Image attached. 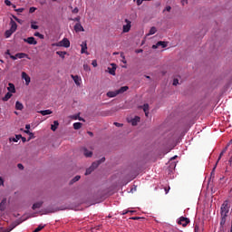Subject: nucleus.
Listing matches in <instances>:
<instances>
[{"label": "nucleus", "mask_w": 232, "mask_h": 232, "mask_svg": "<svg viewBox=\"0 0 232 232\" xmlns=\"http://www.w3.org/2000/svg\"><path fill=\"white\" fill-rule=\"evenodd\" d=\"M57 128H59V121H54L53 124L51 125V130H52V131H55L57 130Z\"/></svg>", "instance_id": "21"}, {"label": "nucleus", "mask_w": 232, "mask_h": 232, "mask_svg": "<svg viewBox=\"0 0 232 232\" xmlns=\"http://www.w3.org/2000/svg\"><path fill=\"white\" fill-rule=\"evenodd\" d=\"M34 137H35V136H34V132H31V133L29 134V139H28V140H32V139H34Z\"/></svg>", "instance_id": "46"}, {"label": "nucleus", "mask_w": 232, "mask_h": 232, "mask_svg": "<svg viewBox=\"0 0 232 232\" xmlns=\"http://www.w3.org/2000/svg\"><path fill=\"white\" fill-rule=\"evenodd\" d=\"M117 95H119L117 91H111L107 92V97H110V98L117 97Z\"/></svg>", "instance_id": "19"}, {"label": "nucleus", "mask_w": 232, "mask_h": 232, "mask_svg": "<svg viewBox=\"0 0 232 232\" xmlns=\"http://www.w3.org/2000/svg\"><path fill=\"white\" fill-rule=\"evenodd\" d=\"M20 139H22V141H23V142H26V138H24V137L22 136V138H20Z\"/></svg>", "instance_id": "61"}, {"label": "nucleus", "mask_w": 232, "mask_h": 232, "mask_svg": "<svg viewBox=\"0 0 232 232\" xmlns=\"http://www.w3.org/2000/svg\"><path fill=\"white\" fill-rule=\"evenodd\" d=\"M7 90L9 93H15V85H14L12 82H9Z\"/></svg>", "instance_id": "13"}, {"label": "nucleus", "mask_w": 232, "mask_h": 232, "mask_svg": "<svg viewBox=\"0 0 232 232\" xmlns=\"http://www.w3.org/2000/svg\"><path fill=\"white\" fill-rule=\"evenodd\" d=\"M181 4L184 6V5H188V0H181Z\"/></svg>", "instance_id": "54"}, {"label": "nucleus", "mask_w": 232, "mask_h": 232, "mask_svg": "<svg viewBox=\"0 0 232 232\" xmlns=\"http://www.w3.org/2000/svg\"><path fill=\"white\" fill-rule=\"evenodd\" d=\"M140 218H139V217H132V218H131V220H140Z\"/></svg>", "instance_id": "58"}, {"label": "nucleus", "mask_w": 232, "mask_h": 232, "mask_svg": "<svg viewBox=\"0 0 232 232\" xmlns=\"http://www.w3.org/2000/svg\"><path fill=\"white\" fill-rule=\"evenodd\" d=\"M81 46H82L81 53H88L86 52V50H88V45H87L86 42H82Z\"/></svg>", "instance_id": "16"}, {"label": "nucleus", "mask_w": 232, "mask_h": 232, "mask_svg": "<svg viewBox=\"0 0 232 232\" xmlns=\"http://www.w3.org/2000/svg\"><path fill=\"white\" fill-rule=\"evenodd\" d=\"M5 5H6V6H12V2H10V0H5Z\"/></svg>", "instance_id": "41"}, {"label": "nucleus", "mask_w": 232, "mask_h": 232, "mask_svg": "<svg viewBox=\"0 0 232 232\" xmlns=\"http://www.w3.org/2000/svg\"><path fill=\"white\" fill-rule=\"evenodd\" d=\"M43 206V201H38L33 205V209H39Z\"/></svg>", "instance_id": "24"}, {"label": "nucleus", "mask_w": 232, "mask_h": 232, "mask_svg": "<svg viewBox=\"0 0 232 232\" xmlns=\"http://www.w3.org/2000/svg\"><path fill=\"white\" fill-rule=\"evenodd\" d=\"M25 130H30V124L25 125Z\"/></svg>", "instance_id": "59"}, {"label": "nucleus", "mask_w": 232, "mask_h": 232, "mask_svg": "<svg viewBox=\"0 0 232 232\" xmlns=\"http://www.w3.org/2000/svg\"><path fill=\"white\" fill-rule=\"evenodd\" d=\"M20 139H22V135L18 134V135H15V138H10L9 140H11L13 142H18V140H20Z\"/></svg>", "instance_id": "28"}, {"label": "nucleus", "mask_w": 232, "mask_h": 232, "mask_svg": "<svg viewBox=\"0 0 232 232\" xmlns=\"http://www.w3.org/2000/svg\"><path fill=\"white\" fill-rule=\"evenodd\" d=\"M142 52H144V50H142V49L136 50V53H142Z\"/></svg>", "instance_id": "55"}, {"label": "nucleus", "mask_w": 232, "mask_h": 232, "mask_svg": "<svg viewBox=\"0 0 232 232\" xmlns=\"http://www.w3.org/2000/svg\"><path fill=\"white\" fill-rule=\"evenodd\" d=\"M24 133H27V135H30L32 132H30V130H24Z\"/></svg>", "instance_id": "64"}, {"label": "nucleus", "mask_w": 232, "mask_h": 232, "mask_svg": "<svg viewBox=\"0 0 232 232\" xmlns=\"http://www.w3.org/2000/svg\"><path fill=\"white\" fill-rule=\"evenodd\" d=\"M73 119H74L75 121H77V119H79V114L73 116Z\"/></svg>", "instance_id": "63"}, {"label": "nucleus", "mask_w": 232, "mask_h": 232, "mask_svg": "<svg viewBox=\"0 0 232 232\" xmlns=\"http://www.w3.org/2000/svg\"><path fill=\"white\" fill-rule=\"evenodd\" d=\"M158 46H161L162 48H166V46H168V44L166 42L160 41V42H158Z\"/></svg>", "instance_id": "33"}, {"label": "nucleus", "mask_w": 232, "mask_h": 232, "mask_svg": "<svg viewBox=\"0 0 232 232\" xmlns=\"http://www.w3.org/2000/svg\"><path fill=\"white\" fill-rule=\"evenodd\" d=\"M136 2V5L138 6H140V5H142V3L144 2V0H134Z\"/></svg>", "instance_id": "39"}, {"label": "nucleus", "mask_w": 232, "mask_h": 232, "mask_svg": "<svg viewBox=\"0 0 232 232\" xmlns=\"http://www.w3.org/2000/svg\"><path fill=\"white\" fill-rule=\"evenodd\" d=\"M141 108L143 109V111H150V104L148 103L143 104Z\"/></svg>", "instance_id": "34"}, {"label": "nucleus", "mask_w": 232, "mask_h": 232, "mask_svg": "<svg viewBox=\"0 0 232 232\" xmlns=\"http://www.w3.org/2000/svg\"><path fill=\"white\" fill-rule=\"evenodd\" d=\"M35 10H37V8H35V7H30L29 13H30V14H34V12H35Z\"/></svg>", "instance_id": "42"}, {"label": "nucleus", "mask_w": 232, "mask_h": 232, "mask_svg": "<svg viewBox=\"0 0 232 232\" xmlns=\"http://www.w3.org/2000/svg\"><path fill=\"white\" fill-rule=\"evenodd\" d=\"M92 171H93V169L92 167H90L89 169H86L85 175H90L92 173Z\"/></svg>", "instance_id": "38"}, {"label": "nucleus", "mask_w": 232, "mask_h": 232, "mask_svg": "<svg viewBox=\"0 0 232 232\" xmlns=\"http://www.w3.org/2000/svg\"><path fill=\"white\" fill-rule=\"evenodd\" d=\"M22 79H24L26 86H28L30 84L31 79H30V76L26 72H22Z\"/></svg>", "instance_id": "9"}, {"label": "nucleus", "mask_w": 232, "mask_h": 232, "mask_svg": "<svg viewBox=\"0 0 232 232\" xmlns=\"http://www.w3.org/2000/svg\"><path fill=\"white\" fill-rule=\"evenodd\" d=\"M17 168H18V169H24V167L23 164H21V163H19V164L17 165Z\"/></svg>", "instance_id": "49"}, {"label": "nucleus", "mask_w": 232, "mask_h": 232, "mask_svg": "<svg viewBox=\"0 0 232 232\" xmlns=\"http://www.w3.org/2000/svg\"><path fill=\"white\" fill-rule=\"evenodd\" d=\"M39 113H41V115H52V111L51 110H44V111H40Z\"/></svg>", "instance_id": "26"}, {"label": "nucleus", "mask_w": 232, "mask_h": 232, "mask_svg": "<svg viewBox=\"0 0 232 232\" xmlns=\"http://www.w3.org/2000/svg\"><path fill=\"white\" fill-rule=\"evenodd\" d=\"M16 23H19L20 24L23 23V20H21V19H16Z\"/></svg>", "instance_id": "60"}, {"label": "nucleus", "mask_w": 232, "mask_h": 232, "mask_svg": "<svg viewBox=\"0 0 232 232\" xmlns=\"http://www.w3.org/2000/svg\"><path fill=\"white\" fill-rule=\"evenodd\" d=\"M74 31L75 32H84V27H82V24H81V23H77L74 25Z\"/></svg>", "instance_id": "12"}, {"label": "nucleus", "mask_w": 232, "mask_h": 232, "mask_svg": "<svg viewBox=\"0 0 232 232\" xmlns=\"http://www.w3.org/2000/svg\"><path fill=\"white\" fill-rule=\"evenodd\" d=\"M72 81H74L76 86H81V77L79 75H71Z\"/></svg>", "instance_id": "10"}, {"label": "nucleus", "mask_w": 232, "mask_h": 232, "mask_svg": "<svg viewBox=\"0 0 232 232\" xmlns=\"http://www.w3.org/2000/svg\"><path fill=\"white\" fill-rule=\"evenodd\" d=\"M14 32L12 29H9L7 31H5V36L6 37V39H8L9 37H12V34H14Z\"/></svg>", "instance_id": "27"}, {"label": "nucleus", "mask_w": 232, "mask_h": 232, "mask_svg": "<svg viewBox=\"0 0 232 232\" xmlns=\"http://www.w3.org/2000/svg\"><path fill=\"white\" fill-rule=\"evenodd\" d=\"M53 46H63V48H70V40L63 38L62 41L53 44Z\"/></svg>", "instance_id": "2"}, {"label": "nucleus", "mask_w": 232, "mask_h": 232, "mask_svg": "<svg viewBox=\"0 0 232 232\" xmlns=\"http://www.w3.org/2000/svg\"><path fill=\"white\" fill-rule=\"evenodd\" d=\"M154 34H157V27L152 26V27L150 29V32H149L148 35H154Z\"/></svg>", "instance_id": "29"}, {"label": "nucleus", "mask_w": 232, "mask_h": 232, "mask_svg": "<svg viewBox=\"0 0 232 232\" xmlns=\"http://www.w3.org/2000/svg\"><path fill=\"white\" fill-rule=\"evenodd\" d=\"M114 126H117L118 128H121V127H122V124L119 123V122H114Z\"/></svg>", "instance_id": "50"}, {"label": "nucleus", "mask_w": 232, "mask_h": 232, "mask_svg": "<svg viewBox=\"0 0 232 232\" xmlns=\"http://www.w3.org/2000/svg\"><path fill=\"white\" fill-rule=\"evenodd\" d=\"M228 213H229V203L227 202V200H226L221 205L220 215L221 217H227Z\"/></svg>", "instance_id": "1"}, {"label": "nucleus", "mask_w": 232, "mask_h": 232, "mask_svg": "<svg viewBox=\"0 0 232 232\" xmlns=\"http://www.w3.org/2000/svg\"><path fill=\"white\" fill-rule=\"evenodd\" d=\"M24 109V105H23L21 103V102H15V110H18L20 111H23V110Z\"/></svg>", "instance_id": "18"}, {"label": "nucleus", "mask_w": 232, "mask_h": 232, "mask_svg": "<svg viewBox=\"0 0 232 232\" xmlns=\"http://www.w3.org/2000/svg\"><path fill=\"white\" fill-rule=\"evenodd\" d=\"M128 90H130V87L123 86V87H121L119 90H116V92L118 95H121V93H124V92H128Z\"/></svg>", "instance_id": "15"}, {"label": "nucleus", "mask_w": 232, "mask_h": 232, "mask_svg": "<svg viewBox=\"0 0 232 232\" xmlns=\"http://www.w3.org/2000/svg\"><path fill=\"white\" fill-rule=\"evenodd\" d=\"M10 26H11L10 30H12L13 32H15V30H17V23H15L14 19H11Z\"/></svg>", "instance_id": "14"}, {"label": "nucleus", "mask_w": 232, "mask_h": 232, "mask_svg": "<svg viewBox=\"0 0 232 232\" xmlns=\"http://www.w3.org/2000/svg\"><path fill=\"white\" fill-rule=\"evenodd\" d=\"M124 23H126V24H123V26H122V33L128 34V32H130V30H131V21L125 19Z\"/></svg>", "instance_id": "3"}, {"label": "nucleus", "mask_w": 232, "mask_h": 232, "mask_svg": "<svg viewBox=\"0 0 232 232\" xmlns=\"http://www.w3.org/2000/svg\"><path fill=\"white\" fill-rule=\"evenodd\" d=\"M10 58H11L13 61H17V54H15V55H10Z\"/></svg>", "instance_id": "47"}, {"label": "nucleus", "mask_w": 232, "mask_h": 232, "mask_svg": "<svg viewBox=\"0 0 232 232\" xmlns=\"http://www.w3.org/2000/svg\"><path fill=\"white\" fill-rule=\"evenodd\" d=\"M111 68L108 67V72L111 75H115V72L117 71V64L111 63Z\"/></svg>", "instance_id": "11"}, {"label": "nucleus", "mask_w": 232, "mask_h": 232, "mask_svg": "<svg viewBox=\"0 0 232 232\" xmlns=\"http://www.w3.org/2000/svg\"><path fill=\"white\" fill-rule=\"evenodd\" d=\"M179 84V79H174L173 80V86H177Z\"/></svg>", "instance_id": "48"}, {"label": "nucleus", "mask_w": 232, "mask_h": 232, "mask_svg": "<svg viewBox=\"0 0 232 232\" xmlns=\"http://www.w3.org/2000/svg\"><path fill=\"white\" fill-rule=\"evenodd\" d=\"M5 184V180H3V178L0 177V186H3Z\"/></svg>", "instance_id": "57"}, {"label": "nucleus", "mask_w": 232, "mask_h": 232, "mask_svg": "<svg viewBox=\"0 0 232 232\" xmlns=\"http://www.w3.org/2000/svg\"><path fill=\"white\" fill-rule=\"evenodd\" d=\"M44 229V226L40 225L38 227H36L33 232H39Z\"/></svg>", "instance_id": "36"}, {"label": "nucleus", "mask_w": 232, "mask_h": 232, "mask_svg": "<svg viewBox=\"0 0 232 232\" xmlns=\"http://www.w3.org/2000/svg\"><path fill=\"white\" fill-rule=\"evenodd\" d=\"M14 12H19L21 14V13L24 12V8L14 9Z\"/></svg>", "instance_id": "43"}, {"label": "nucleus", "mask_w": 232, "mask_h": 232, "mask_svg": "<svg viewBox=\"0 0 232 232\" xmlns=\"http://www.w3.org/2000/svg\"><path fill=\"white\" fill-rule=\"evenodd\" d=\"M16 57H17V59H24V57H26V59H28V54H26L24 53H16Z\"/></svg>", "instance_id": "23"}, {"label": "nucleus", "mask_w": 232, "mask_h": 232, "mask_svg": "<svg viewBox=\"0 0 232 232\" xmlns=\"http://www.w3.org/2000/svg\"><path fill=\"white\" fill-rule=\"evenodd\" d=\"M66 52H63V51H57L56 54L59 55V57H62V59H64V55H66Z\"/></svg>", "instance_id": "32"}, {"label": "nucleus", "mask_w": 232, "mask_h": 232, "mask_svg": "<svg viewBox=\"0 0 232 232\" xmlns=\"http://www.w3.org/2000/svg\"><path fill=\"white\" fill-rule=\"evenodd\" d=\"M106 161V158H102L100 160H98V161H94L92 164V166H91V168L92 169H96V168H99V165L100 164H102V162H105Z\"/></svg>", "instance_id": "5"}, {"label": "nucleus", "mask_w": 232, "mask_h": 232, "mask_svg": "<svg viewBox=\"0 0 232 232\" xmlns=\"http://www.w3.org/2000/svg\"><path fill=\"white\" fill-rule=\"evenodd\" d=\"M23 220L21 219H17L15 221H14L10 226H9V231H12V229H15V227H17V226H19V224H22Z\"/></svg>", "instance_id": "7"}, {"label": "nucleus", "mask_w": 232, "mask_h": 232, "mask_svg": "<svg viewBox=\"0 0 232 232\" xmlns=\"http://www.w3.org/2000/svg\"><path fill=\"white\" fill-rule=\"evenodd\" d=\"M83 69H84L85 71H88V70H90V67L88 66V64H84V65H83Z\"/></svg>", "instance_id": "52"}, {"label": "nucleus", "mask_w": 232, "mask_h": 232, "mask_svg": "<svg viewBox=\"0 0 232 232\" xmlns=\"http://www.w3.org/2000/svg\"><path fill=\"white\" fill-rule=\"evenodd\" d=\"M130 122L132 126H137V123L140 122V117L135 116Z\"/></svg>", "instance_id": "17"}, {"label": "nucleus", "mask_w": 232, "mask_h": 232, "mask_svg": "<svg viewBox=\"0 0 232 232\" xmlns=\"http://www.w3.org/2000/svg\"><path fill=\"white\" fill-rule=\"evenodd\" d=\"M24 42L27 43V44H34V45L37 44V42L35 41V38L34 36L24 38Z\"/></svg>", "instance_id": "8"}, {"label": "nucleus", "mask_w": 232, "mask_h": 232, "mask_svg": "<svg viewBox=\"0 0 232 232\" xmlns=\"http://www.w3.org/2000/svg\"><path fill=\"white\" fill-rule=\"evenodd\" d=\"M81 128H82V123H81V122L73 123V129L74 130H81Z\"/></svg>", "instance_id": "30"}, {"label": "nucleus", "mask_w": 232, "mask_h": 232, "mask_svg": "<svg viewBox=\"0 0 232 232\" xmlns=\"http://www.w3.org/2000/svg\"><path fill=\"white\" fill-rule=\"evenodd\" d=\"M72 21H76V23H81V17L77 16V17L73 18Z\"/></svg>", "instance_id": "44"}, {"label": "nucleus", "mask_w": 232, "mask_h": 232, "mask_svg": "<svg viewBox=\"0 0 232 232\" xmlns=\"http://www.w3.org/2000/svg\"><path fill=\"white\" fill-rule=\"evenodd\" d=\"M92 66H93L94 68H97V60H93V61L92 62Z\"/></svg>", "instance_id": "45"}, {"label": "nucleus", "mask_w": 232, "mask_h": 232, "mask_svg": "<svg viewBox=\"0 0 232 232\" xmlns=\"http://www.w3.org/2000/svg\"><path fill=\"white\" fill-rule=\"evenodd\" d=\"M159 46L160 45H158V44H156L152 45V48H153V50H157V48H159Z\"/></svg>", "instance_id": "56"}, {"label": "nucleus", "mask_w": 232, "mask_h": 232, "mask_svg": "<svg viewBox=\"0 0 232 232\" xmlns=\"http://www.w3.org/2000/svg\"><path fill=\"white\" fill-rule=\"evenodd\" d=\"M31 28H32L33 30H39V25H35V24H31Z\"/></svg>", "instance_id": "40"}, {"label": "nucleus", "mask_w": 232, "mask_h": 232, "mask_svg": "<svg viewBox=\"0 0 232 232\" xmlns=\"http://www.w3.org/2000/svg\"><path fill=\"white\" fill-rule=\"evenodd\" d=\"M34 37H39V39H44V35L41 34L39 32L34 33Z\"/></svg>", "instance_id": "35"}, {"label": "nucleus", "mask_w": 232, "mask_h": 232, "mask_svg": "<svg viewBox=\"0 0 232 232\" xmlns=\"http://www.w3.org/2000/svg\"><path fill=\"white\" fill-rule=\"evenodd\" d=\"M227 150V148H226L225 150H223L221 151V153L219 154V157L218 159V161L216 163V165L214 166L212 171H211V175H215V169H217V164H218V161L222 159V156L226 153V151Z\"/></svg>", "instance_id": "6"}, {"label": "nucleus", "mask_w": 232, "mask_h": 232, "mask_svg": "<svg viewBox=\"0 0 232 232\" xmlns=\"http://www.w3.org/2000/svg\"><path fill=\"white\" fill-rule=\"evenodd\" d=\"M6 206V199H3L0 203V211H5Z\"/></svg>", "instance_id": "25"}, {"label": "nucleus", "mask_w": 232, "mask_h": 232, "mask_svg": "<svg viewBox=\"0 0 232 232\" xmlns=\"http://www.w3.org/2000/svg\"><path fill=\"white\" fill-rule=\"evenodd\" d=\"M145 116L148 117V115H150V111H144Z\"/></svg>", "instance_id": "62"}, {"label": "nucleus", "mask_w": 232, "mask_h": 232, "mask_svg": "<svg viewBox=\"0 0 232 232\" xmlns=\"http://www.w3.org/2000/svg\"><path fill=\"white\" fill-rule=\"evenodd\" d=\"M78 180H81V176H76L73 178L71 181V184H73V182H78Z\"/></svg>", "instance_id": "37"}, {"label": "nucleus", "mask_w": 232, "mask_h": 232, "mask_svg": "<svg viewBox=\"0 0 232 232\" xmlns=\"http://www.w3.org/2000/svg\"><path fill=\"white\" fill-rule=\"evenodd\" d=\"M9 99H12V92H7L5 97L2 98V101H4V102H6Z\"/></svg>", "instance_id": "22"}, {"label": "nucleus", "mask_w": 232, "mask_h": 232, "mask_svg": "<svg viewBox=\"0 0 232 232\" xmlns=\"http://www.w3.org/2000/svg\"><path fill=\"white\" fill-rule=\"evenodd\" d=\"M227 220V216H221V220H220V227H224L226 226V221Z\"/></svg>", "instance_id": "20"}, {"label": "nucleus", "mask_w": 232, "mask_h": 232, "mask_svg": "<svg viewBox=\"0 0 232 232\" xmlns=\"http://www.w3.org/2000/svg\"><path fill=\"white\" fill-rule=\"evenodd\" d=\"M178 224H179L180 226H183V227H186V226L189 224V218L181 217L179 218Z\"/></svg>", "instance_id": "4"}, {"label": "nucleus", "mask_w": 232, "mask_h": 232, "mask_svg": "<svg viewBox=\"0 0 232 232\" xmlns=\"http://www.w3.org/2000/svg\"><path fill=\"white\" fill-rule=\"evenodd\" d=\"M83 155H85L86 157H92V155H93V153L92 151L88 150L87 149H84Z\"/></svg>", "instance_id": "31"}, {"label": "nucleus", "mask_w": 232, "mask_h": 232, "mask_svg": "<svg viewBox=\"0 0 232 232\" xmlns=\"http://www.w3.org/2000/svg\"><path fill=\"white\" fill-rule=\"evenodd\" d=\"M72 14H79V9L77 7H75L73 10H72Z\"/></svg>", "instance_id": "51"}, {"label": "nucleus", "mask_w": 232, "mask_h": 232, "mask_svg": "<svg viewBox=\"0 0 232 232\" xmlns=\"http://www.w3.org/2000/svg\"><path fill=\"white\" fill-rule=\"evenodd\" d=\"M165 10H166L167 12H171V6L168 5V6L165 8Z\"/></svg>", "instance_id": "53"}]
</instances>
